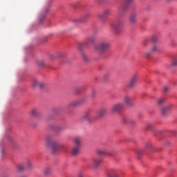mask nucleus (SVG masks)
Listing matches in <instances>:
<instances>
[{
    "instance_id": "obj_1",
    "label": "nucleus",
    "mask_w": 177,
    "mask_h": 177,
    "mask_svg": "<svg viewBox=\"0 0 177 177\" xmlns=\"http://www.w3.org/2000/svg\"><path fill=\"white\" fill-rule=\"evenodd\" d=\"M46 143L47 147L50 149L53 154H57L59 151V147H60V145H59V142L53 140L52 137L48 136L46 138Z\"/></svg>"
},
{
    "instance_id": "obj_2",
    "label": "nucleus",
    "mask_w": 177,
    "mask_h": 177,
    "mask_svg": "<svg viewBox=\"0 0 177 177\" xmlns=\"http://www.w3.org/2000/svg\"><path fill=\"white\" fill-rule=\"evenodd\" d=\"M109 48L110 43L107 41H101L94 46L95 50H96L97 52H101V53H103V52H106V50H107V49H109Z\"/></svg>"
},
{
    "instance_id": "obj_3",
    "label": "nucleus",
    "mask_w": 177,
    "mask_h": 177,
    "mask_svg": "<svg viewBox=\"0 0 177 177\" xmlns=\"http://www.w3.org/2000/svg\"><path fill=\"white\" fill-rule=\"evenodd\" d=\"M124 27V22H113L110 24V30L112 32H115V34H118L120 32V30Z\"/></svg>"
},
{
    "instance_id": "obj_4",
    "label": "nucleus",
    "mask_w": 177,
    "mask_h": 177,
    "mask_svg": "<svg viewBox=\"0 0 177 177\" xmlns=\"http://www.w3.org/2000/svg\"><path fill=\"white\" fill-rule=\"evenodd\" d=\"M86 102V98L84 97L79 100L72 101L69 104H68V107L70 109L71 107H77V106H80L81 104H84Z\"/></svg>"
},
{
    "instance_id": "obj_5",
    "label": "nucleus",
    "mask_w": 177,
    "mask_h": 177,
    "mask_svg": "<svg viewBox=\"0 0 177 177\" xmlns=\"http://www.w3.org/2000/svg\"><path fill=\"white\" fill-rule=\"evenodd\" d=\"M124 107H125L124 103H117L111 106V111L112 113H120V111L124 110Z\"/></svg>"
},
{
    "instance_id": "obj_6",
    "label": "nucleus",
    "mask_w": 177,
    "mask_h": 177,
    "mask_svg": "<svg viewBox=\"0 0 177 177\" xmlns=\"http://www.w3.org/2000/svg\"><path fill=\"white\" fill-rule=\"evenodd\" d=\"M123 101L127 106L129 107L133 106V98L129 95H125L123 97Z\"/></svg>"
},
{
    "instance_id": "obj_7",
    "label": "nucleus",
    "mask_w": 177,
    "mask_h": 177,
    "mask_svg": "<svg viewBox=\"0 0 177 177\" xmlns=\"http://www.w3.org/2000/svg\"><path fill=\"white\" fill-rule=\"evenodd\" d=\"M171 110H174V105L172 104H169L168 105H166L161 109V113L162 115H167Z\"/></svg>"
},
{
    "instance_id": "obj_8",
    "label": "nucleus",
    "mask_w": 177,
    "mask_h": 177,
    "mask_svg": "<svg viewBox=\"0 0 177 177\" xmlns=\"http://www.w3.org/2000/svg\"><path fill=\"white\" fill-rule=\"evenodd\" d=\"M133 2V0H125V3L127 6L124 5L120 6V7L118 8L119 13H122V12H125L128 8H129V5Z\"/></svg>"
},
{
    "instance_id": "obj_9",
    "label": "nucleus",
    "mask_w": 177,
    "mask_h": 177,
    "mask_svg": "<svg viewBox=\"0 0 177 177\" xmlns=\"http://www.w3.org/2000/svg\"><path fill=\"white\" fill-rule=\"evenodd\" d=\"M138 81V75L134 74L131 77L129 84H127L128 88H133L136 85V82Z\"/></svg>"
},
{
    "instance_id": "obj_10",
    "label": "nucleus",
    "mask_w": 177,
    "mask_h": 177,
    "mask_svg": "<svg viewBox=\"0 0 177 177\" xmlns=\"http://www.w3.org/2000/svg\"><path fill=\"white\" fill-rule=\"evenodd\" d=\"M88 18L89 13H86L84 15H83L81 18L74 19L73 21L77 24L85 23V21H86V20H88Z\"/></svg>"
},
{
    "instance_id": "obj_11",
    "label": "nucleus",
    "mask_w": 177,
    "mask_h": 177,
    "mask_svg": "<svg viewBox=\"0 0 177 177\" xmlns=\"http://www.w3.org/2000/svg\"><path fill=\"white\" fill-rule=\"evenodd\" d=\"M151 50H152L153 53H160L162 48H161V46H160V44H153Z\"/></svg>"
},
{
    "instance_id": "obj_12",
    "label": "nucleus",
    "mask_w": 177,
    "mask_h": 177,
    "mask_svg": "<svg viewBox=\"0 0 177 177\" xmlns=\"http://www.w3.org/2000/svg\"><path fill=\"white\" fill-rule=\"evenodd\" d=\"M136 17H138V14L136 12H132L129 17V22L131 24H136Z\"/></svg>"
},
{
    "instance_id": "obj_13",
    "label": "nucleus",
    "mask_w": 177,
    "mask_h": 177,
    "mask_svg": "<svg viewBox=\"0 0 177 177\" xmlns=\"http://www.w3.org/2000/svg\"><path fill=\"white\" fill-rule=\"evenodd\" d=\"M93 44H95V37L93 36L86 38L84 41V45L86 46H89V45H92Z\"/></svg>"
},
{
    "instance_id": "obj_14",
    "label": "nucleus",
    "mask_w": 177,
    "mask_h": 177,
    "mask_svg": "<svg viewBox=\"0 0 177 177\" xmlns=\"http://www.w3.org/2000/svg\"><path fill=\"white\" fill-rule=\"evenodd\" d=\"M93 167L94 168H97L100 164H102V159L100 158H95L93 160Z\"/></svg>"
},
{
    "instance_id": "obj_15",
    "label": "nucleus",
    "mask_w": 177,
    "mask_h": 177,
    "mask_svg": "<svg viewBox=\"0 0 177 177\" xmlns=\"http://www.w3.org/2000/svg\"><path fill=\"white\" fill-rule=\"evenodd\" d=\"M32 86H33V88H37V86H39V88H43L44 87V83L40 82L37 79H35L32 82Z\"/></svg>"
},
{
    "instance_id": "obj_16",
    "label": "nucleus",
    "mask_w": 177,
    "mask_h": 177,
    "mask_svg": "<svg viewBox=\"0 0 177 177\" xmlns=\"http://www.w3.org/2000/svg\"><path fill=\"white\" fill-rule=\"evenodd\" d=\"M122 121L124 124L127 122V124H136V121H135L133 119L129 118V117L123 118Z\"/></svg>"
},
{
    "instance_id": "obj_17",
    "label": "nucleus",
    "mask_w": 177,
    "mask_h": 177,
    "mask_svg": "<svg viewBox=\"0 0 177 177\" xmlns=\"http://www.w3.org/2000/svg\"><path fill=\"white\" fill-rule=\"evenodd\" d=\"M80 149H81V147L74 146L71 150L72 156H78V153H80Z\"/></svg>"
},
{
    "instance_id": "obj_18",
    "label": "nucleus",
    "mask_w": 177,
    "mask_h": 177,
    "mask_svg": "<svg viewBox=\"0 0 177 177\" xmlns=\"http://www.w3.org/2000/svg\"><path fill=\"white\" fill-rule=\"evenodd\" d=\"M99 156H112L106 149H100L97 151Z\"/></svg>"
},
{
    "instance_id": "obj_19",
    "label": "nucleus",
    "mask_w": 177,
    "mask_h": 177,
    "mask_svg": "<svg viewBox=\"0 0 177 177\" xmlns=\"http://www.w3.org/2000/svg\"><path fill=\"white\" fill-rule=\"evenodd\" d=\"M108 177H120V173H118V170H112Z\"/></svg>"
},
{
    "instance_id": "obj_20",
    "label": "nucleus",
    "mask_w": 177,
    "mask_h": 177,
    "mask_svg": "<svg viewBox=\"0 0 177 177\" xmlns=\"http://www.w3.org/2000/svg\"><path fill=\"white\" fill-rule=\"evenodd\" d=\"M75 146L81 147V137H75L73 140Z\"/></svg>"
},
{
    "instance_id": "obj_21",
    "label": "nucleus",
    "mask_w": 177,
    "mask_h": 177,
    "mask_svg": "<svg viewBox=\"0 0 177 177\" xmlns=\"http://www.w3.org/2000/svg\"><path fill=\"white\" fill-rule=\"evenodd\" d=\"M92 119V115L90 113H87L84 114L82 117V120L84 121H91Z\"/></svg>"
},
{
    "instance_id": "obj_22",
    "label": "nucleus",
    "mask_w": 177,
    "mask_h": 177,
    "mask_svg": "<svg viewBox=\"0 0 177 177\" xmlns=\"http://www.w3.org/2000/svg\"><path fill=\"white\" fill-rule=\"evenodd\" d=\"M107 110L104 108L100 109L97 111V115L98 117H103L104 115V114H106Z\"/></svg>"
},
{
    "instance_id": "obj_23",
    "label": "nucleus",
    "mask_w": 177,
    "mask_h": 177,
    "mask_svg": "<svg viewBox=\"0 0 177 177\" xmlns=\"http://www.w3.org/2000/svg\"><path fill=\"white\" fill-rule=\"evenodd\" d=\"M51 128L53 129V131H55V132H60V131L63 129V128L59 125L51 126Z\"/></svg>"
},
{
    "instance_id": "obj_24",
    "label": "nucleus",
    "mask_w": 177,
    "mask_h": 177,
    "mask_svg": "<svg viewBox=\"0 0 177 177\" xmlns=\"http://www.w3.org/2000/svg\"><path fill=\"white\" fill-rule=\"evenodd\" d=\"M98 19L101 20V21H106V18L107 17L104 12H102L101 14L98 15L97 16Z\"/></svg>"
},
{
    "instance_id": "obj_25",
    "label": "nucleus",
    "mask_w": 177,
    "mask_h": 177,
    "mask_svg": "<svg viewBox=\"0 0 177 177\" xmlns=\"http://www.w3.org/2000/svg\"><path fill=\"white\" fill-rule=\"evenodd\" d=\"M157 103L159 106H162V104H163L164 103H165V98L164 97H160L159 99H158L157 100Z\"/></svg>"
},
{
    "instance_id": "obj_26",
    "label": "nucleus",
    "mask_w": 177,
    "mask_h": 177,
    "mask_svg": "<svg viewBox=\"0 0 177 177\" xmlns=\"http://www.w3.org/2000/svg\"><path fill=\"white\" fill-rule=\"evenodd\" d=\"M51 173H52V169H50V167H46L44 170V175H49Z\"/></svg>"
},
{
    "instance_id": "obj_27",
    "label": "nucleus",
    "mask_w": 177,
    "mask_h": 177,
    "mask_svg": "<svg viewBox=\"0 0 177 177\" xmlns=\"http://www.w3.org/2000/svg\"><path fill=\"white\" fill-rule=\"evenodd\" d=\"M82 57L84 62H88L89 57L84 53H82Z\"/></svg>"
},
{
    "instance_id": "obj_28",
    "label": "nucleus",
    "mask_w": 177,
    "mask_h": 177,
    "mask_svg": "<svg viewBox=\"0 0 177 177\" xmlns=\"http://www.w3.org/2000/svg\"><path fill=\"white\" fill-rule=\"evenodd\" d=\"M30 114H31V115L35 116V115H37V114H38V111L36 109H32L30 111Z\"/></svg>"
},
{
    "instance_id": "obj_29",
    "label": "nucleus",
    "mask_w": 177,
    "mask_h": 177,
    "mask_svg": "<svg viewBox=\"0 0 177 177\" xmlns=\"http://www.w3.org/2000/svg\"><path fill=\"white\" fill-rule=\"evenodd\" d=\"M110 12H111V10L110 9H106L104 10L102 12H104V14L106 16H109L110 15Z\"/></svg>"
},
{
    "instance_id": "obj_30",
    "label": "nucleus",
    "mask_w": 177,
    "mask_h": 177,
    "mask_svg": "<svg viewBox=\"0 0 177 177\" xmlns=\"http://www.w3.org/2000/svg\"><path fill=\"white\" fill-rule=\"evenodd\" d=\"M19 172H21L24 171V166L23 165H20L17 167Z\"/></svg>"
},
{
    "instance_id": "obj_31",
    "label": "nucleus",
    "mask_w": 177,
    "mask_h": 177,
    "mask_svg": "<svg viewBox=\"0 0 177 177\" xmlns=\"http://www.w3.org/2000/svg\"><path fill=\"white\" fill-rule=\"evenodd\" d=\"M172 66H177V57H174L172 60V63H171Z\"/></svg>"
},
{
    "instance_id": "obj_32",
    "label": "nucleus",
    "mask_w": 177,
    "mask_h": 177,
    "mask_svg": "<svg viewBox=\"0 0 177 177\" xmlns=\"http://www.w3.org/2000/svg\"><path fill=\"white\" fill-rule=\"evenodd\" d=\"M153 53L152 50H151L149 52L145 54V57H150V56H151V55H153Z\"/></svg>"
},
{
    "instance_id": "obj_33",
    "label": "nucleus",
    "mask_w": 177,
    "mask_h": 177,
    "mask_svg": "<svg viewBox=\"0 0 177 177\" xmlns=\"http://www.w3.org/2000/svg\"><path fill=\"white\" fill-rule=\"evenodd\" d=\"M109 77H110V73H105L104 75V81H107V80L109 79Z\"/></svg>"
},
{
    "instance_id": "obj_34",
    "label": "nucleus",
    "mask_w": 177,
    "mask_h": 177,
    "mask_svg": "<svg viewBox=\"0 0 177 177\" xmlns=\"http://www.w3.org/2000/svg\"><path fill=\"white\" fill-rule=\"evenodd\" d=\"M37 64L39 67H42L43 66L45 65V62L44 61H39L37 62Z\"/></svg>"
},
{
    "instance_id": "obj_35",
    "label": "nucleus",
    "mask_w": 177,
    "mask_h": 177,
    "mask_svg": "<svg viewBox=\"0 0 177 177\" xmlns=\"http://www.w3.org/2000/svg\"><path fill=\"white\" fill-rule=\"evenodd\" d=\"M147 129H153V124L147 123Z\"/></svg>"
},
{
    "instance_id": "obj_36",
    "label": "nucleus",
    "mask_w": 177,
    "mask_h": 177,
    "mask_svg": "<svg viewBox=\"0 0 177 177\" xmlns=\"http://www.w3.org/2000/svg\"><path fill=\"white\" fill-rule=\"evenodd\" d=\"M26 165L28 168H31L32 167V163L31 162L30 160H28L26 162Z\"/></svg>"
},
{
    "instance_id": "obj_37",
    "label": "nucleus",
    "mask_w": 177,
    "mask_h": 177,
    "mask_svg": "<svg viewBox=\"0 0 177 177\" xmlns=\"http://www.w3.org/2000/svg\"><path fill=\"white\" fill-rule=\"evenodd\" d=\"M158 39V38H157L156 37H152L153 42H157Z\"/></svg>"
},
{
    "instance_id": "obj_38",
    "label": "nucleus",
    "mask_w": 177,
    "mask_h": 177,
    "mask_svg": "<svg viewBox=\"0 0 177 177\" xmlns=\"http://www.w3.org/2000/svg\"><path fill=\"white\" fill-rule=\"evenodd\" d=\"M77 176L78 177H84V174L82 173V171H80Z\"/></svg>"
},
{
    "instance_id": "obj_39",
    "label": "nucleus",
    "mask_w": 177,
    "mask_h": 177,
    "mask_svg": "<svg viewBox=\"0 0 177 177\" xmlns=\"http://www.w3.org/2000/svg\"><path fill=\"white\" fill-rule=\"evenodd\" d=\"M168 91H169V88L167 86L164 87V92H168Z\"/></svg>"
},
{
    "instance_id": "obj_40",
    "label": "nucleus",
    "mask_w": 177,
    "mask_h": 177,
    "mask_svg": "<svg viewBox=\"0 0 177 177\" xmlns=\"http://www.w3.org/2000/svg\"><path fill=\"white\" fill-rule=\"evenodd\" d=\"M142 153H143V151H142L140 150L138 151V156H142Z\"/></svg>"
},
{
    "instance_id": "obj_41",
    "label": "nucleus",
    "mask_w": 177,
    "mask_h": 177,
    "mask_svg": "<svg viewBox=\"0 0 177 177\" xmlns=\"http://www.w3.org/2000/svg\"><path fill=\"white\" fill-rule=\"evenodd\" d=\"M92 96H95V95H96V91H95V90H93V91H92Z\"/></svg>"
},
{
    "instance_id": "obj_42",
    "label": "nucleus",
    "mask_w": 177,
    "mask_h": 177,
    "mask_svg": "<svg viewBox=\"0 0 177 177\" xmlns=\"http://www.w3.org/2000/svg\"><path fill=\"white\" fill-rule=\"evenodd\" d=\"M171 133L173 134V135H176V131H171Z\"/></svg>"
},
{
    "instance_id": "obj_43",
    "label": "nucleus",
    "mask_w": 177,
    "mask_h": 177,
    "mask_svg": "<svg viewBox=\"0 0 177 177\" xmlns=\"http://www.w3.org/2000/svg\"><path fill=\"white\" fill-rule=\"evenodd\" d=\"M79 46H80L79 47L80 50L82 51V49L81 48V46H82V44H80Z\"/></svg>"
},
{
    "instance_id": "obj_44",
    "label": "nucleus",
    "mask_w": 177,
    "mask_h": 177,
    "mask_svg": "<svg viewBox=\"0 0 177 177\" xmlns=\"http://www.w3.org/2000/svg\"><path fill=\"white\" fill-rule=\"evenodd\" d=\"M51 3H51L50 1H49V2L48 3V4H47V6H48V7L50 6Z\"/></svg>"
},
{
    "instance_id": "obj_45",
    "label": "nucleus",
    "mask_w": 177,
    "mask_h": 177,
    "mask_svg": "<svg viewBox=\"0 0 177 177\" xmlns=\"http://www.w3.org/2000/svg\"><path fill=\"white\" fill-rule=\"evenodd\" d=\"M45 12H46V13H48V12H49V8H46V9L45 10Z\"/></svg>"
},
{
    "instance_id": "obj_46",
    "label": "nucleus",
    "mask_w": 177,
    "mask_h": 177,
    "mask_svg": "<svg viewBox=\"0 0 177 177\" xmlns=\"http://www.w3.org/2000/svg\"><path fill=\"white\" fill-rule=\"evenodd\" d=\"M96 2H102L103 0H95Z\"/></svg>"
},
{
    "instance_id": "obj_47",
    "label": "nucleus",
    "mask_w": 177,
    "mask_h": 177,
    "mask_svg": "<svg viewBox=\"0 0 177 177\" xmlns=\"http://www.w3.org/2000/svg\"><path fill=\"white\" fill-rule=\"evenodd\" d=\"M44 19H45V17H43L42 18H41V21H42V20H44Z\"/></svg>"
},
{
    "instance_id": "obj_48",
    "label": "nucleus",
    "mask_w": 177,
    "mask_h": 177,
    "mask_svg": "<svg viewBox=\"0 0 177 177\" xmlns=\"http://www.w3.org/2000/svg\"><path fill=\"white\" fill-rule=\"evenodd\" d=\"M10 140H12V138H10Z\"/></svg>"
},
{
    "instance_id": "obj_49",
    "label": "nucleus",
    "mask_w": 177,
    "mask_h": 177,
    "mask_svg": "<svg viewBox=\"0 0 177 177\" xmlns=\"http://www.w3.org/2000/svg\"><path fill=\"white\" fill-rule=\"evenodd\" d=\"M168 2L171 1V0H167Z\"/></svg>"
}]
</instances>
